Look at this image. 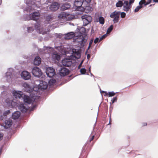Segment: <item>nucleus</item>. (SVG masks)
I'll return each mask as SVG.
<instances>
[{
  "mask_svg": "<svg viewBox=\"0 0 158 158\" xmlns=\"http://www.w3.org/2000/svg\"><path fill=\"white\" fill-rule=\"evenodd\" d=\"M120 15V12L117 11H115L110 14V18L114 19L113 21L114 23L118 22Z\"/></svg>",
  "mask_w": 158,
  "mask_h": 158,
  "instance_id": "obj_1",
  "label": "nucleus"
},
{
  "mask_svg": "<svg viewBox=\"0 0 158 158\" xmlns=\"http://www.w3.org/2000/svg\"><path fill=\"white\" fill-rule=\"evenodd\" d=\"M6 105L7 107H13L17 105L16 102L14 101L12 97L7 98L5 101Z\"/></svg>",
  "mask_w": 158,
  "mask_h": 158,
  "instance_id": "obj_2",
  "label": "nucleus"
},
{
  "mask_svg": "<svg viewBox=\"0 0 158 158\" xmlns=\"http://www.w3.org/2000/svg\"><path fill=\"white\" fill-rule=\"evenodd\" d=\"M32 73L34 76L37 77H40L42 74L41 69L38 67H34L32 69Z\"/></svg>",
  "mask_w": 158,
  "mask_h": 158,
  "instance_id": "obj_3",
  "label": "nucleus"
},
{
  "mask_svg": "<svg viewBox=\"0 0 158 158\" xmlns=\"http://www.w3.org/2000/svg\"><path fill=\"white\" fill-rule=\"evenodd\" d=\"M46 73L48 77H52L56 74L54 69L51 67H48L47 69Z\"/></svg>",
  "mask_w": 158,
  "mask_h": 158,
  "instance_id": "obj_4",
  "label": "nucleus"
},
{
  "mask_svg": "<svg viewBox=\"0 0 158 158\" xmlns=\"http://www.w3.org/2000/svg\"><path fill=\"white\" fill-rule=\"evenodd\" d=\"M62 63L64 66L69 67L72 64V60L70 58L64 59L62 60Z\"/></svg>",
  "mask_w": 158,
  "mask_h": 158,
  "instance_id": "obj_5",
  "label": "nucleus"
},
{
  "mask_svg": "<svg viewBox=\"0 0 158 158\" xmlns=\"http://www.w3.org/2000/svg\"><path fill=\"white\" fill-rule=\"evenodd\" d=\"M48 87V84L47 82L41 81L38 85L39 89L43 90L46 89Z\"/></svg>",
  "mask_w": 158,
  "mask_h": 158,
  "instance_id": "obj_6",
  "label": "nucleus"
},
{
  "mask_svg": "<svg viewBox=\"0 0 158 158\" xmlns=\"http://www.w3.org/2000/svg\"><path fill=\"white\" fill-rule=\"evenodd\" d=\"M21 75V77L25 80H28L31 77L30 73L26 71H24L22 72Z\"/></svg>",
  "mask_w": 158,
  "mask_h": 158,
  "instance_id": "obj_7",
  "label": "nucleus"
},
{
  "mask_svg": "<svg viewBox=\"0 0 158 158\" xmlns=\"http://www.w3.org/2000/svg\"><path fill=\"white\" fill-rule=\"evenodd\" d=\"M13 95L16 98H20L23 97V93L20 91L14 90L13 91Z\"/></svg>",
  "mask_w": 158,
  "mask_h": 158,
  "instance_id": "obj_8",
  "label": "nucleus"
},
{
  "mask_svg": "<svg viewBox=\"0 0 158 158\" xmlns=\"http://www.w3.org/2000/svg\"><path fill=\"white\" fill-rule=\"evenodd\" d=\"M19 109L23 113L25 112L28 110V106L24 104H20Z\"/></svg>",
  "mask_w": 158,
  "mask_h": 158,
  "instance_id": "obj_9",
  "label": "nucleus"
},
{
  "mask_svg": "<svg viewBox=\"0 0 158 158\" xmlns=\"http://www.w3.org/2000/svg\"><path fill=\"white\" fill-rule=\"evenodd\" d=\"M59 7V4L57 2L53 3L49 7V9L51 11H55L58 9Z\"/></svg>",
  "mask_w": 158,
  "mask_h": 158,
  "instance_id": "obj_10",
  "label": "nucleus"
},
{
  "mask_svg": "<svg viewBox=\"0 0 158 158\" xmlns=\"http://www.w3.org/2000/svg\"><path fill=\"white\" fill-rule=\"evenodd\" d=\"M40 16V13L39 12H35L33 13L30 17H31V19L36 21L39 19Z\"/></svg>",
  "mask_w": 158,
  "mask_h": 158,
  "instance_id": "obj_11",
  "label": "nucleus"
},
{
  "mask_svg": "<svg viewBox=\"0 0 158 158\" xmlns=\"http://www.w3.org/2000/svg\"><path fill=\"white\" fill-rule=\"evenodd\" d=\"M75 36V33L71 32L65 35L64 38L66 40H69L73 38Z\"/></svg>",
  "mask_w": 158,
  "mask_h": 158,
  "instance_id": "obj_12",
  "label": "nucleus"
},
{
  "mask_svg": "<svg viewBox=\"0 0 158 158\" xmlns=\"http://www.w3.org/2000/svg\"><path fill=\"white\" fill-rule=\"evenodd\" d=\"M84 1V0H75L74 5L77 8H79L82 6Z\"/></svg>",
  "mask_w": 158,
  "mask_h": 158,
  "instance_id": "obj_13",
  "label": "nucleus"
},
{
  "mask_svg": "<svg viewBox=\"0 0 158 158\" xmlns=\"http://www.w3.org/2000/svg\"><path fill=\"white\" fill-rule=\"evenodd\" d=\"M12 124V121L10 120H6L5 121V128H9Z\"/></svg>",
  "mask_w": 158,
  "mask_h": 158,
  "instance_id": "obj_14",
  "label": "nucleus"
},
{
  "mask_svg": "<svg viewBox=\"0 0 158 158\" xmlns=\"http://www.w3.org/2000/svg\"><path fill=\"white\" fill-rule=\"evenodd\" d=\"M60 72L61 75L65 76L69 74V70L66 68H63L61 69Z\"/></svg>",
  "mask_w": 158,
  "mask_h": 158,
  "instance_id": "obj_15",
  "label": "nucleus"
},
{
  "mask_svg": "<svg viewBox=\"0 0 158 158\" xmlns=\"http://www.w3.org/2000/svg\"><path fill=\"white\" fill-rule=\"evenodd\" d=\"M41 63V59L38 56L35 57L34 60V64L36 65H39Z\"/></svg>",
  "mask_w": 158,
  "mask_h": 158,
  "instance_id": "obj_16",
  "label": "nucleus"
},
{
  "mask_svg": "<svg viewBox=\"0 0 158 158\" xmlns=\"http://www.w3.org/2000/svg\"><path fill=\"white\" fill-rule=\"evenodd\" d=\"M23 98L24 101L25 102L28 104H30L31 103L32 100L29 96L24 95Z\"/></svg>",
  "mask_w": 158,
  "mask_h": 158,
  "instance_id": "obj_17",
  "label": "nucleus"
},
{
  "mask_svg": "<svg viewBox=\"0 0 158 158\" xmlns=\"http://www.w3.org/2000/svg\"><path fill=\"white\" fill-rule=\"evenodd\" d=\"M20 114L21 113L20 112L16 111L13 114L12 118L14 119H17L20 117Z\"/></svg>",
  "mask_w": 158,
  "mask_h": 158,
  "instance_id": "obj_18",
  "label": "nucleus"
},
{
  "mask_svg": "<svg viewBox=\"0 0 158 158\" xmlns=\"http://www.w3.org/2000/svg\"><path fill=\"white\" fill-rule=\"evenodd\" d=\"M82 19H85L88 21L91 22L92 20V17L87 15H84L81 16Z\"/></svg>",
  "mask_w": 158,
  "mask_h": 158,
  "instance_id": "obj_19",
  "label": "nucleus"
},
{
  "mask_svg": "<svg viewBox=\"0 0 158 158\" xmlns=\"http://www.w3.org/2000/svg\"><path fill=\"white\" fill-rule=\"evenodd\" d=\"M71 5L69 3H66L63 4L61 7L63 10H65L70 7Z\"/></svg>",
  "mask_w": 158,
  "mask_h": 158,
  "instance_id": "obj_20",
  "label": "nucleus"
},
{
  "mask_svg": "<svg viewBox=\"0 0 158 158\" xmlns=\"http://www.w3.org/2000/svg\"><path fill=\"white\" fill-rule=\"evenodd\" d=\"M66 13L63 12L60 14L58 15V18L60 19L65 20Z\"/></svg>",
  "mask_w": 158,
  "mask_h": 158,
  "instance_id": "obj_21",
  "label": "nucleus"
},
{
  "mask_svg": "<svg viewBox=\"0 0 158 158\" xmlns=\"http://www.w3.org/2000/svg\"><path fill=\"white\" fill-rule=\"evenodd\" d=\"M52 58L55 60H59L60 59V55L56 52H54L52 55Z\"/></svg>",
  "mask_w": 158,
  "mask_h": 158,
  "instance_id": "obj_22",
  "label": "nucleus"
},
{
  "mask_svg": "<svg viewBox=\"0 0 158 158\" xmlns=\"http://www.w3.org/2000/svg\"><path fill=\"white\" fill-rule=\"evenodd\" d=\"M132 7V5H129V6H123V10L127 12L129 11Z\"/></svg>",
  "mask_w": 158,
  "mask_h": 158,
  "instance_id": "obj_23",
  "label": "nucleus"
},
{
  "mask_svg": "<svg viewBox=\"0 0 158 158\" xmlns=\"http://www.w3.org/2000/svg\"><path fill=\"white\" fill-rule=\"evenodd\" d=\"M53 17L52 15H49L45 17L46 20L48 22L51 21L53 19Z\"/></svg>",
  "mask_w": 158,
  "mask_h": 158,
  "instance_id": "obj_24",
  "label": "nucleus"
},
{
  "mask_svg": "<svg viewBox=\"0 0 158 158\" xmlns=\"http://www.w3.org/2000/svg\"><path fill=\"white\" fill-rule=\"evenodd\" d=\"M73 19V17L72 15L66 13L65 20H70Z\"/></svg>",
  "mask_w": 158,
  "mask_h": 158,
  "instance_id": "obj_25",
  "label": "nucleus"
},
{
  "mask_svg": "<svg viewBox=\"0 0 158 158\" xmlns=\"http://www.w3.org/2000/svg\"><path fill=\"white\" fill-rule=\"evenodd\" d=\"M123 5V3L122 1H119L116 4V6L117 7H121Z\"/></svg>",
  "mask_w": 158,
  "mask_h": 158,
  "instance_id": "obj_26",
  "label": "nucleus"
},
{
  "mask_svg": "<svg viewBox=\"0 0 158 158\" xmlns=\"http://www.w3.org/2000/svg\"><path fill=\"white\" fill-rule=\"evenodd\" d=\"M93 10V9L92 7H91L90 6H86L85 7V10H88V11H87V12L86 11H85V12L86 13H88V12H89L90 11H91Z\"/></svg>",
  "mask_w": 158,
  "mask_h": 158,
  "instance_id": "obj_27",
  "label": "nucleus"
},
{
  "mask_svg": "<svg viewBox=\"0 0 158 158\" xmlns=\"http://www.w3.org/2000/svg\"><path fill=\"white\" fill-rule=\"evenodd\" d=\"M143 7V6H137L136 8L134 10V11L135 12H138L140 9L142 8Z\"/></svg>",
  "mask_w": 158,
  "mask_h": 158,
  "instance_id": "obj_28",
  "label": "nucleus"
},
{
  "mask_svg": "<svg viewBox=\"0 0 158 158\" xmlns=\"http://www.w3.org/2000/svg\"><path fill=\"white\" fill-rule=\"evenodd\" d=\"M99 21L100 23L101 24H103L104 23L105 21L103 18L102 16H101L99 18Z\"/></svg>",
  "mask_w": 158,
  "mask_h": 158,
  "instance_id": "obj_29",
  "label": "nucleus"
},
{
  "mask_svg": "<svg viewBox=\"0 0 158 158\" xmlns=\"http://www.w3.org/2000/svg\"><path fill=\"white\" fill-rule=\"evenodd\" d=\"M113 28V25H111L107 29V33L109 34L112 31Z\"/></svg>",
  "mask_w": 158,
  "mask_h": 158,
  "instance_id": "obj_30",
  "label": "nucleus"
},
{
  "mask_svg": "<svg viewBox=\"0 0 158 158\" xmlns=\"http://www.w3.org/2000/svg\"><path fill=\"white\" fill-rule=\"evenodd\" d=\"M146 2L145 0H141L139 2V4L140 6H143V5L144 4L145 5V3Z\"/></svg>",
  "mask_w": 158,
  "mask_h": 158,
  "instance_id": "obj_31",
  "label": "nucleus"
},
{
  "mask_svg": "<svg viewBox=\"0 0 158 158\" xmlns=\"http://www.w3.org/2000/svg\"><path fill=\"white\" fill-rule=\"evenodd\" d=\"M35 27L37 30H40V25L39 24L37 23V24H35Z\"/></svg>",
  "mask_w": 158,
  "mask_h": 158,
  "instance_id": "obj_32",
  "label": "nucleus"
},
{
  "mask_svg": "<svg viewBox=\"0 0 158 158\" xmlns=\"http://www.w3.org/2000/svg\"><path fill=\"white\" fill-rule=\"evenodd\" d=\"M86 70L84 68H82L80 69V72L82 74H84L85 73Z\"/></svg>",
  "mask_w": 158,
  "mask_h": 158,
  "instance_id": "obj_33",
  "label": "nucleus"
},
{
  "mask_svg": "<svg viewBox=\"0 0 158 158\" xmlns=\"http://www.w3.org/2000/svg\"><path fill=\"white\" fill-rule=\"evenodd\" d=\"M83 22V25L85 26L88 24L90 22L85 20V19H82Z\"/></svg>",
  "mask_w": 158,
  "mask_h": 158,
  "instance_id": "obj_34",
  "label": "nucleus"
},
{
  "mask_svg": "<svg viewBox=\"0 0 158 158\" xmlns=\"http://www.w3.org/2000/svg\"><path fill=\"white\" fill-rule=\"evenodd\" d=\"M115 94L114 92H109L108 93V95L109 97H112L115 95Z\"/></svg>",
  "mask_w": 158,
  "mask_h": 158,
  "instance_id": "obj_35",
  "label": "nucleus"
},
{
  "mask_svg": "<svg viewBox=\"0 0 158 158\" xmlns=\"http://www.w3.org/2000/svg\"><path fill=\"white\" fill-rule=\"evenodd\" d=\"M93 39H91L89 42V46H88V49H89L91 47V46L93 43Z\"/></svg>",
  "mask_w": 158,
  "mask_h": 158,
  "instance_id": "obj_36",
  "label": "nucleus"
},
{
  "mask_svg": "<svg viewBox=\"0 0 158 158\" xmlns=\"http://www.w3.org/2000/svg\"><path fill=\"white\" fill-rule=\"evenodd\" d=\"M130 4L128 1H125L124 2V5L123 6H129Z\"/></svg>",
  "mask_w": 158,
  "mask_h": 158,
  "instance_id": "obj_37",
  "label": "nucleus"
},
{
  "mask_svg": "<svg viewBox=\"0 0 158 158\" xmlns=\"http://www.w3.org/2000/svg\"><path fill=\"white\" fill-rule=\"evenodd\" d=\"M121 17L122 18H124L126 16V13L124 12H122L120 14Z\"/></svg>",
  "mask_w": 158,
  "mask_h": 158,
  "instance_id": "obj_38",
  "label": "nucleus"
},
{
  "mask_svg": "<svg viewBox=\"0 0 158 158\" xmlns=\"http://www.w3.org/2000/svg\"><path fill=\"white\" fill-rule=\"evenodd\" d=\"M10 113V110H8L4 112V113H3V114L4 115L6 116L9 114Z\"/></svg>",
  "mask_w": 158,
  "mask_h": 158,
  "instance_id": "obj_39",
  "label": "nucleus"
},
{
  "mask_svg": "<svg viewBox=\"0 0 158 158\" xmlns=\"http://www.w3.org/2000/svg\"><path fill=\"white\" fill-rule=\"evenodd\" d=\"M23 86L25 88H29V85L27 83H25L23 84Z\"/></svg>",
  "mask_w": 158,
  "mask_h": 158,
  "instance_id": "obj_40",
  "label": "nucleus"
},
{
  "mask_svg": "<svg viewBox=\"0 0 158 158\" xmlns=\"http://www.w3.org/2000/svg\"><path fill=\"white\" fill-rule=\"evenodd\" d=\"M27 29L28 32H30L31 31H32L33 30V28L31 27H28Z\"/></svg>",
  "mask_w": 158,
  "mask_h": 158,
  "instance_id": "obj_41",
  "label": "nucleus"
},
{
  "mask_svg": "<svg viewBox=\"0 0 158 158\" xmlns=\"http://www.w3.org/2000/svg\"><path fill=\"white\" fill-rule=\"evenodd\" d=\"M117 100V98L116 97H114L113 99L112 100V103H114V102H116Z\"/></svg>",
  "mask_w": 158,
  "mask_h": 158,
  "instance_id": "obj_42",
  "label": "nucleus"
},
{
  "mask_svg": "<svg viewBox=\"0 0 158 158\" xmlns=\"http://www.w3.org/2000/svg\"><path fill=\"white\" fill-rule=\"evenodd\" d=\"M101 93L103 94H104V96H107L108 94V93L105 91H102L101 92Z\"/></svg>",
  "mask_w": 158,
  "mask_h": 158,
  "instance_id": "obj_43",
  "label": "nucleus"
},
{
  "mask_svg": "<svg viewBox=\"0 0 158 158\" xmlns=\"http://www.w3.org/2000/svg\"><path fill=\"white\" fill-rule=\"evenodd\" d=\"M3 134L1 132H0V141L3 139Z\"/></svg>",
  "mask_w": 158,
  "mask_h": 158,
  "instance_id": "obj_44",
  "label": "nucleus"
},
{
  "mask_svg": "<svg viewBox=\"0 0 158 158\" xmlns=\"http://www.w3.org/2000/svg\"><path fill=\"white\" fill-rule=\"evenodd\" d=\"M151 2V1H150H150H148H148L147 2H146H146L145 3V5L144 6H146V5L149 4Z\"/></svg>",
  "mask_w": 158,
  "mask_h": 158,
  "instance_id": "obj_45",
  "label": "nucleus"
},
{
  "mask_svg": "<svg viewBox=\"0 0 158 158\" xmlns=\"http://www.w3.org/2000/svg\"><path fill=\"white\" fill-rule=\"evenodd\" d=\"M135 1V0H129V3L130 5H131Z\"/></svg>",
  "mask_w": 158,
  "mask_h": 158,
  "instance_id": "obj_46",
  "label": "nucleus"
},
{
  "mask_svg": "<svg viewBox=\"0 0 158 158\" xmlns=\"http://www.w3.org/2000/svg\"><path fill=\"white\" fill-rule=\"evenodd\" d=\"M98 40L99 39L98 38H96L94 41V43L95 44H96L98 42Z\"/></svg>",
  "mask_w": 158,
  "mask_h": 158,
  "instance_id": "obj_47",
  "label": "nucleus"
},
{
  "mask_svg": "<svg viewBox=\"0 0 158 158\" xmlns=\"http://www.w3.org/2000/svg\"><path fill=\"white\" fill-rule=\"evenodd\" d=\"M77 50L76 49H73V50H72V51H73V54H74V55H75L76 53V52H77Z\"/></svg>",
  "mask_w": 158,
  "mask_h": 158,
  "instance_id": "obj_48",
  "label": "nucleus"
},
{
  "mask_svg": "<svg viewBox=\"0 0 158 158\" xmlns=\"http://www.w3.org/2000/svg\"><path fill=\"white\" fill-rule=\"evenodd\" d=\"M75 55H76L78 56H80V53L78 51H77V52H76L75 54Z\"/></svg>",
  "mask_w": 158,
  "mask_h": 158,
  "instance_id": "obj_49",
  "label": "nucleus"
},
{
  "mask_svg": "<svg viewBox=\"0 0 158 158\" xmlns=\"http://www.w3.org/2000/svg\"><path fill=\"white\" fill-rule=\"evenodd\" d=\"M94 135L92 136L90 138L89 141L91 142L92 140H93L94 139Z\"/></svg>",
  "mask_w": 158,
  "mask_h": 158,
  "instance_id": "obj_50",
  "label": "nucleus"
},
{
  "mask_svg": "<svg viewBox=\"0 0 158 158\" xmlns=\"http://www.w3.org/2000/svg\"><path fill=\"white\" fill-rule=\"evenodd\" d=\"M106 37V36L105 35H103L100 38V40L99 41V42H100L102 40L103 38H104Z\"/></svg>",
  "mask_w": 158,
  "mask_h": 158,
  "instance_id": "obj_51",
  "label": "nucleus"
},
{
  "mask_svg": "<svg viewBox=\"0 0 158 158\" xmlns=\"http://www.w3.org/2000/svg\"><path fill=\"white\" fill-rule=\"evenodd\" d=\"M56 81V80L54 79H52L50 80V82H51L52 83H54Z\"/></svg>",
  "mask_w": 158,
  "mask_h": 158,
  "instance_id": "obj_52",
  "label": "nucleus"
},
{
  "mask_svg": "<svg viewBox=\"0 0 158 158\" xmlns=\"http://www.w3.org/2000/svg\"><path fill=\"white\" fill-rule=\"evenodd\" d=\"M91 1V0H85V2L88 4Z\"/></svg>",
  "mask_w": 158,
  "mask_h": 158,
  "instance_id": "obj_53",
  "label": "nucleus"
},
{
  "mask_svg": "<svg viewBox=\"0 0 158 158\" xmlns=\"http://www.w3.org/2000/svg\"><path fill=\"white\" fill-rule=\"evenodd\" d=\"M87 59L88 60H89L90 59V54H88L87 55Z\"/></svg>",
  "mask_w": 158,
  "mask_h": 158,
  "instance_id": "obj_54",
  "label": "nucleus"
},
{
  "mask_svg": "<svg viewBox=\"0 0 158 158\" xmlns=\"http://www.w3.org/2000/svg\"><path fill=\"white\" fill-rule=\"evenodd\" d=\"M153 2L155 3L158 2V0H153Z\"/></svg>",
  "mask_w": 158,
  "mask_h": 158,
  "instance_id": "obj_55",
  "label": "nucleus"
},
{
  "mask_svg": "<svg viewBox=\"0 0 158 158\" xmlns=\"http://www.w3.org/2000/svg\"><path fill=\"white\" fill-rule=\"evenodd\" d=\"M82 62H83V61H82L81 62V64H80L78 66V68H79L81 67V65L82 64Z\"/></svg>",
  "mask_w": 158,
  "mask_h": 158,
  "instance_id": "obj_56",
  "label": "nucleus"
},
{
  "mask_svg": "<svg viewBox=\"0 0 158 158\" xmlns=\"http://www.w3.org/2000/svg\"><path fill=\"white\" fill-rule=\"evenodd\" d=\"M10 131H9V132H10ZM8 135H9V136H11V135L12 134V133H11L9 132V133H8Z\"/></svg>",
  "mask_w": 158,
  "mask_h": 158,
  "instance_id": "obj_57",
  "label": "nucleus"
},
{
  "mask_svg": "<svg viewBox=\"0 0 158 158\" xmlns=\"http://www.w3.org/2000/svg\"><path fill=\"white\" fill-rule=\"evenodd\" d=\"M143 125L144 126H146L147 125V123H144Z\"/></svg>",
  "mask_w": 158,
  "mask_h": 158,
  "instance_id": "obj_58",
  "label": "nucleus"
},
{
  "mask_svg": "<svg viewBox=\"0 0 158 158\" xmlns=\"http://www.w3.org/2000/svg\"><path fill=\"white\" fill-rule=\"evenodd\" d=\"M111 118H110V122H109V124H110V122H111Z\"/></svg>",
  "mask_w": 158,
  "mask_h": 158,
  "instance_id": "obj_59",
  "label": "nucleus"
},
{
  "mask_svg": "<svg viewBox=\"0 0 158 158\" xmlns=\"http://www.w3.org/2000/svg\"><path fill=\"white\" fill-rule=\"evenodd\" d=\"M152 6V5L151 4V5H150L149 6Z\"/></svg>",
  "mask_w": 158,
  "mask_h": 158,
  "instance_id": "obj_60",
  "label": "nucleus"
},
{
  "mask_svg": "<svg viewBox=\"0 0 158 158\" xmlns=\"http://www.w3.org/2000/svg\"><path fill=\"white\" fill-rule=\"evenodd\" d=\"M46 48H48V47H46Z\"/></svg>",
  "mask_w": 158,
  "mask_h": 158,
  "instance_id": "obj_61",
  "label": "nucleus"
}]
</instances>
